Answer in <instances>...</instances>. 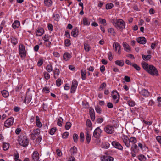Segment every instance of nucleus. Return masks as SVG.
<instances>
[{
	"label": "nucleus",
	"mask_w": 161,
	"mask_h": 161,
	"mask_svg": "<svg viewBox=\"0 0 161 161\" xmlns=\"http://www.w3.org/2000/svg\"><path fill=\"white\" fill-rule=\"evenodd\" d=\"M141 64L144 69L150 75H158L157 70L153 65H149L147 63L145 62L142 63Z\"/></svg>",
	"instance_id": "nucleus-1"
},
{
	"label": "nucleus",
	"mask_w": 161,
	"mask_h": 161,
	"mask_svg": "<svg viewBox=\"0 0 161 161\" xmlns=\"http://www.w3.org/2000/svg\"><path fill=\"white\" fill-rule=\"evenodd\" d=\"M114 25L118 29H123L125 27V22L121 19L117 20L114 23Z\"/></svg>",
	"instance_id": "nucleus-2"
},
{
	"label": "nucleus",
	"mask_w": 161,
	"mask_h": 161,
	"mask_svg": "<svg viewBox=\"0 0 161 161\" xmlns=\"http://www.w3.org/2000/svg\"><path fill=\"white\" fill-rule=\"evenodd\" d=\"M29 141L26 136H23L22 137L19 138V144L23 147H26L28 144Z\"/></svg>",
	"instance_id": "nucleus-3"
},
{
	"label": "nucleus",
	"mask_w": 161,
	"mask_h": 161,
	"mask_svg": "<svg viewBox=\"0 0 161 161\" xmlns=\"http://www.w3.org/2000/svg\"><path fill=\"white\" fill-rule=\"evenodd\" d=\"M111 95L114 99H116L115 103H118L119 101V94L118 92L116 90H114L112 92Z\"/></svg>",
	"instance_id": "nucleus-4"
},
{
	"label": "nucleus",
	"mask_w": 161,
	"mask_h": 161,
	"mask_svg": "<svg viewBox=\"0 0 161 161\" xmlns=\"http://www.w3.org/2000/svg\"><path fill=\"white\" fill-rule=\"evenodd\" d=\"M19 54L22 57H25L26 56V52L24 46L23 45L19 46Z\"/></svg>",
	"instance_id": "nucleus-5"
},
{
	"label": "nucleus",
	"mask_w": 161,
	"mask_h": 161,
	"mask_svg": "<svg viewBox=\"0 0 161 161\" xmlns=\"http://www.w3.org/2000/svg\"><path fill=\"white\" fill-rule=\"evenodd\" d=\"M14 118L10 117L7 119L4 122V125L6 127H8L12 125L13 124Z\"/></svg>",
	"instance_id": "nucleus-6"
},
{
	"label": "nucleus",
	"mask_w": 161,
	"mask_h": 161,
	"mask_svg": "<svg viewBox=\"0 0 161 161\" xmlns=\"http://www.w3.org/2000/svg\"><path fill=\"white\" fill-rule=\"evenodd\" d=\"M78 84V82L76 80H74L72 81L71 89V93H73L75 92Z\"/></svg>",
	"instance_id": "nucleus-7"
},
{
	"label": "nucleus",
	"mask_w": 161,
	"mask_h": 161,
	"mask_svg": "<svg viewBox=\"0 0 161 161\" xmlns=\"http://www.w3.org/2000/svg\"><path fill=\"white\" fill-rule=\"evenodd\" d=\"M122 139L123 141V142L127 147H129L130 146V144L129 142V139L127 136L123 135L122 137Z\"/></svg>",
	"instance_id": "nucleus-8"
},
{
	"label": "nucleus",
	"mask_w": 161,
	"mask_h": 161,
	"mask_svg": "<svg viewBox=\"0 0 161 161\" xmlns=\"http://www.w3.org/2000/svg\"><path fill=\"white\" fill-rule=\"evenodd\" d=\"M105 131L108 134H112L114 131V128L110 125H107L104 129Z\"/></svg>",
	"instance_id": "nucleus-9"
},
{
	"label": "nucleus",
	"mask_w": 161,
	"mask_h": 161,
	"mask_svg": "<svg viewBox=\"0 0 161 161\" xmlns=\"http://www.w3.org/2000/svg\"><path fill=\"white\" fill-rule=\"evenodd\" d=\"M113 47L115 51H116L118 47V50L117 52L119 54H120L121 53V47L119 44L117 42H114L113 44Z\"/></svg>",
	"instance_id": "nucleus-10"
},
{
	"label": "nucleus",
	"mask_w": 161,
	"mask_h": 161,
	"mask_svg": "<svg viewBox=\"0 0 161 161\" xmlns=\"http://www.w3.org/2000/svg\"><path fill=\"white\" fill-rule=\"evenodd\" d=\"M101 133V130L99 127L97 128L94 130L93 133L94 136L96 138H98Z\"/></svg>",
	"instance_id": "nucleus-11"
},
{
	"label": "nucleus",
	"mask_w": 161,
	"mask_h": 161,
	"mask_svg": "<svg viewBox=\"0 0 161 161\" xmlns=\"http://www.w3.org/2000/svg\"><path fill=\"white\" fill-rule=\"evenodd\" d=\"M112 145L115 148H117L120 150L123 149V147L119 142L115 141H113L112 142Z\"/></svg>",
	"instance_id": "nucleus-12"
},
{
	"label": "nucleus",
	"mask_w": 161,
	"mask_h": 161,
	"mask_svg": "<svg viewBox=\"0 0 161 161\" xmlns=\"http://www.w3.org/2000/svg\"><path fill=\"white\" fill-rule=\"evenodd\" d=\"M69 152L70 153L71 155L74 156L77 154V148L75 146H73L70 149Z\"/></svg>",
	"instance_id": "nucleus-13"
},
{
	"label": "nucleus",
	"mask_w": 161,
	"mask_h": 161,
	"mask_svg": "<svg viewBox=\"0 0 161 161\" xmlns=\"http://www.w3.org/2000/svg\"><path fill=\"white\" fill-rule=\"evenodd\" d=\"M137 41L138 43L144 44L146 42V39L144 37H142L138 38L137 39Z\"/></svg>",
	"instance_id": "nucleus-14"
},
{
	"label": "nucleus",
	"mask_w": 161,
	"mask_h": 161,
	"mask_svg": "<svg viewBox=\"0 0 161 161\" xmlns=\"http://www.w3.org/2000/svg\"><path fill=\"white\" fill-rule=\"evenodd\" d=\"M32 157L34 161H37L39 158V154L37 151H34Z\"/></svg>",
	"instance_id": "nucleus-15"
},
{
	"label": "nucleus",
	"mask_w": 161,
	"mask_h": 161,
	"mask_svg": "<svg viewBox=\"0 0 161 161\" xmlns=\"http://www.w3.org/2000/svg\"><path fill=\"white\" fill-rule=\"evenodd\" d=\"M140 93L145 97H148L149 95V92L148 91L145 89L141 90L140 92Z\"/></svg>",
	"instance_id": "nucleus-16"
},
{
	"label": "nucleus",
	"mask_w": 161,
	"mask_h": 161,
	"mask_svg": "<svg viewBox=\"0 0 161 161\" xmlns=\"http://www.w3.org/2000/svg\"><path fill=\"white\" fill-rule=\"evenodd\" d=\"M20 25V22L18 20H15L12 25V26L14 29L18 28Z\"/></svg>",
	"instance_id": "nucleus-17"
},
{
	"label": "nucleus",
	"mask_w": 161,
	"mask_h": 161,
	"mask_svg": "<svg viewBox=\"0 0 161 161\" xmlns=\"http://www.w3.org/2000/svg\"><path fill=\"white\" fill-rule=\"evenodd\" d=\"M86 138L88 143H89L91 140V135L89 134V132L88 130H86Z\"/></svg>",
	"instance_id": "nucleus-18"
},
{
	"label": "nucleus",
	"mask_w": 161,
	"mask_h": 161,
	"mask_svg": "<svg viewBox=\"0 0 161 161\" xmlns=\"http://www.w3.org/2000/svg\"><path fill=\"white\" fill-rule=\"evenodd\" d=\"M71 56L70 54L68 52L65 53L63 55V58L66 61L69 60Z\"/></svg>",
	"instance_id": "nucleus-19"
},
{
	"label": "nucleus",
	"mask_w": 161,
	"mask_h": 161,
	"mask_svg": "<svg viewBox=\"0 0 161 161\" xmlns=\"http://www.w3.org/2000/svg\"><path fill=\"white\" fill-rule=\"evenodd\" d=\"M36 126L39 127H41L42 126V124L40 121V118L38 116L36 117Z\"/></svg>",
	"instance_id": "nucleus-20"
},
{
	"label": "nucleus",
	"mask_w": 161,
	"mask_h": 161,
	"mask_svg": "<svg viewBox=\"0 0 161 161\" xmlns=\"http://www.w3.org/2000/svg\"><path fill=\"white\" fill-rule=\"evenodd\" d=\"M44 5L47 7H50L52 4V2L51 0H44Z\"/></svg>",
	"instance_id": "nucleus-21"
},
{
	"label": "nucleus",
	"mask_w": 161,
	"mask_h": 161,
	"mask_svg": "<svg viewBox=\"0 0 161 161\" xmlns=\"http://www.w3.org/2000/svg\"><path fill=\"white\" fill-rule=\"evenodd\" d=\"M123 45L125 50L127 51H130V46L126 42H124L123 43Z\"/></svg>",
	"instance_id": "nucleus-22"
},
{
	"label": "nucleus",
	"mask_w": 161,
	"mask_h": 161,
	"mask_svg": "<svg viewBox=\"0 0 161 161\" xmlns=\"http://www.w3.org/2000/svg\"><path fill=\"white\" fill-rule=\"evenodd\" d=\"M115 63L116 65L121 67L123 66L124 64V61L123 60H116Z\"/></svg>",
	"instance_id": "nucleus-23"
},
{
	"label": "nucleus",
	"mask_w": 161,
	"mask_h": 161,
	"mask_svg": "<svg viewBox=\"0 0 161 161\" xmlns=\"http://www.w3.org/2000/svg\"><path fill=\"white\" fill-rule=\"evenodd\" d=\"M98 21L99 23L102 24L104 26H105L106 25V20L105 19L99 18L98 19Z\"/></svg>",
	"instance_id": "nucleus-24"
},
{
	"label": "nucleus",
	"mask_w": 161,
	"mask_h": 161,
	"mask_svg": "<svg viewBox=\"0 0 161 161\" xmlns=\"http://www.w3.org/2000/svg\"><path fill=\"white\" fill-rule=\"evenodd\" d=\"M2 96L4 97H7L9 96V93L8 92L5 90H3L1 91Z\"/></svg>",
	"instance_id": "nucleus-25"
},
{
	"label": "nucleus",
	"mask_w": 161,
	"mask_h": 161,
	"mask_svg": "<svg viewBox=\"0 0 161 161\" xmlns=\"http://www.w3.org/2000/svg\"><path fill=\"white\" fill-rule=\"evenodd\" d=\"M86 71L85 70H81V76L82 80H85L86 78Z\"/></svg>",
	"instance_id": "nucleus-26"
},
{
	"label": "nucleus",
	"mask_w": 161,
	"mask_h": 161,
	"mask_svg": "<svg viewBox=\"0 0 161 161\" xmlns=\"http://www.w3.org/2000/svg\"><path fill=\"white\" fill-rule=\"evenodd\" d=\"M142 58L144 60H148L151 59V55H148L147 56L144 54L142 55Z\"/></svg>",
	"instance_id": "nucleus-27"
},
{
	"label": "nucleus",
	"mask_w": 161,
	"mask_h": 161,
	"mask_svg": "<svg viewBox=\"0 0 161 161\" xmlns=\"http://www.w3.org/2000/svg\"><path fill=\"white\" fill-rule=\"evenodd\" d=\"M53 18H54V20L57 22H58L59 19V15L58 14H53Z\"/></svg>",
	"instance_id": "nucleus-28"
},
{
	"label": "nucleus",
	"mask_w": 161,
	"mask_h": 161,
	"mask_svg": "<svg viewBox=\"0 0 161 161\" xmlns=\"http://www.w3.org/2000/svg\"><path fill=\"white\" fill-rule=\"evenodd\" d=\"M9 147V144L7 143H4L3 145V148L4 150H7Z\"/></svg>",
	"instance_id": "nucleus-29"
},
{
	"label": "nucleus",
	"mask_w": 161,
	"mask_h": 161,
	"mask_svg": "<svg viewBox=\"0 0 161 161\" xmlns=\"http://www.w3.org/2000/svg\"><path fill=\"white\" fill-rule=\"evenodd\" d=\"M63 123V119L61 117H59L57 121V124L59 126H62V123Z\"/></svg>",
	"instance_id": "nucleus-30"
},
{
	"label": "nucleus",
	"mask_w": 161,
	"mask_h": 161,
	"mask_svg": "<svg viewBox=\"0 0 161 161\" xmlns=\"http://www.w3.org/2000/svg\"><path fill=\"white\" fill-rule=\"evenodd\" d=\"M137 142L136 139L134 137H131L129 139V142L133 143V144H135Z\"/></svg>",
	"instance_id": "nucleus-31"
},
{
	"label": "nucleus",
	"mask_w": 161,
	"mask_h": 161,
	"mask_svg": "<svg viewBox=\"0 0 161 161\" xmlns=\"http://www.w3.org/2000/svg\"><path fill=\"white\" fill-rule=\"evenodd\" d=\"M84 46L85 51L86 52L89 51L90 49V47L89 45L87 43H84Z\"/></svg>",
	"instance_id": "nucleus-32"
},
{
	"label": "nucleus",
	"mask_w": 161,
	"mask_h": 161,
	"mask_svg": "<svg viewBox=\"0 0 161 161\" xmlns=\"http://www.w3.org/2000/svg\"><path fill=\"white\" fill-rule=\"evenodd\" d=\"M114 6V5L112 3H108L106 4V8L107 9H109L112 8Z\"/></svg>",
	"instance_id": "nucleus-33"
},
{
	"label": "nucleus",
	"mask_w": 161,
	"mask_h": 161,
	"mask_svg": "<svg viewBox=\"0 0 161 161\" xmlns=\"http://www.w3.org/2000/svg\"><path fill=\"white\" fill-rule=\"evenodd\" d=\"M65 45L66 47H69L71 44L70 41L68 39H66L64 41Z\"/></svg>",
	"instance_id": "nucleus-34"
},
{
	"label": "nucleus",
	"mask_w": 161,
	"mask_h": 161,
	"mask_svg": "<svg viewBox=\"0 0 161 161\" xmlns=\"http://www.w3.org/2000/svg\"><path fill=\"white\" fill-rule=\"evenodd\" d=\"M71 126V123L69 122H67L66 123L65 125V128L67 130H68L70 129Z\"/></svg>",
	"instance_id": "nucleus-35"
},
{
	"label": "nucleus",
	"mask_w": 161,
	"mask_h": 161,
	"mask_svg": "<svg viewBox=\"0 0 161 161\" xmlns=\"http://www.w3.org/2000/svg\"><path fill=\"white\" fill-rule=\"evenodd\" d=\"M83 23L85 25H88L90 24V22L88 21L86 18H84L83 19Z\"/></svg>",
	"instance_id": "nucleus-36"
},
{
	"label": "nucleus",
	"mask_w": 161,
	"mask_h": 161,
	"mask_svg": "<svg viewBox=\"0 0 161 161\" xmlns=\"http://www.w3.org/2000/svg\"><path fill=\"white\" fill-rule=\"evenodd\" d=\"M40 133V130L39 129L37 128L36 130H33V134L37 136L39 135Z\"/></svg>",
	"instance_id": "nucleus-37"
},
{
	"label": "nucleus",
	"mask_w": 161,
	"mask_h": 161,
	"mask_svg": "<svg viewBox=\"0 0 161 161\" xmlns=\"http://www.w3.org/2000/svg\"><path fill=\"white\" fill-rule=\"evenodd\" d=\"M138 158L140 161H144L146 160V158L143 155H139Z\"/></svg>",
	"instance_id": "nucleus-38"
},
{
	"label": "nucleus",
	"mask_w": 161,
	"mask_h": 161,
	"mask_svg": "<svg viewBox=\"0 0 161 161\" xmlns=\"http://www.w3.org/2000/svg\"><path fill=\"white\" fill-rule=\"evenodd\" d=\"M80 141L83 142L84 140V135L83 133L81 132L80 134Z\"/></svg>",
	"instance_id": "nucleus-39"
},
{
	"label": "nucleus",
	"mask_w": 161,
	"mask_h": 161,
	"mask_svg": "<svg viewBox=\"0 0 161 161\" xmlns=\"http://www.w3.org/2000/svg\"><path fill=\"white\" fill-rule=\"evenodd\" d=\"M44 33V31H36V34L37 36H40Z\"/></svg>",
	"instance_id": "nucleus-40"
},
{
	"label": "nucleus",
	"mask_w": 161,
	"mask_h": 161,
	"mask_svg": "<svg viewBox=\"0 0 161 161\" xmlns=\"http://www.w3.org/2000/svg\"><path fill=\"white\" fill-rule=\"evenodd\" d=\"M78 34V31H72L71 34L74 37H76Z\"/></svg>",
	"instance_id": "nucleus-41"
},
{
	"label": "nucleus",
	"mask_w": 161,
	"mask_h": 161,
	"mask_svg": "<svg viewBox=\"0 0 161 161\" xmlns=\"http://www.w3.org/2000/svg\"><path fill=\"white\" fill-rule=\"evenodd\" d=\"M73 139L74 141L75 142H76L77 141L78 136L77 134H74L73 136Z\"/></svg>",
	"instance_id": "nucleus-42"
},
{
	"label": "nucleus",
	"mask_w": 161,
	"mask_h": 161,
	"mask_svg": "<svg viewBox=\"0 0 161 161\" xmlns=\"http://www.w3.org/2000/svg\"><path fill=\"white\" fill-rule=\"evenodd\" d=\"M11 42L12 43L14 44V45H15L18 43V41L17 39L14 37H13L11 39Z\"/></svg>",
	"instance_id": "nucleus-43"
},
{
	"label": "nucleus",
	"mask_w": 161,
	"mask_h": 161,
	"mask_svg": "<svg viewBox=\"0 0 161 161\" xmlns=\"http://www.w3.org/2000/svg\"><path fill=\"white\" fill-rule=\"evenodd\" d=\"M48 72H50L52 71V67L51 65H48L46 68Z\"/></svg>",
	"instance_id": "nucleus-44"
},
{
	"label": "nucleus",
	"mask_w": 161,
	"mask_h": 161,
	"mask_svg": "<svg viewBox=\"0 0 161 161\" xmlns=\"http://www.w3.org/2000/svg\"><path fill=\"white\" fill-rule=\"evenodd\" d=\"M137 145L136 144H134L132 145V146H131V150L132 151H134V152H135V150L137 149Z\"/></svg>",
	"instance_id": "nucleus-45"
},
{
	"label": "nucleus",
	"mask_w": 161,
	"mask_h": 161,
	"mask_svg": "<svg viewBox=\"0 0 161 161\" xmlns=\"http://www.w3.org/2000/svg\"><path fill=\"white\" fill-rule=\"evenodd\" d=\"M132 66L134 67L136 70L137 71H139L140 69V67L137 64H132Z\"/></svg>",
	"instance_id": "nucleus-46"
},
{
	"label": "nucleus",
	"mask_w": 161,
	"mask_h": 161,
	"mask_svg": "<svg viewBox=\"0 0 161 161\" xmlns=\"http://www.w3.org/2000/svg\"><path fill=\"white\" fill-rule=\"evenodd\" d=\"M106 84L105 83L103 82L102 83L100 86L99 87V90H102L104 88H105L106 86Z\"/></svg>",
	"instance_id": "nucleus-47"
},
{
	"label": "nucleus",
	"mask_w": 161,
	"mask_h": 161,
	"mask_svg": "<svg viewBox=\"0 0 161 161\" xmlns=\"http://www.w3.org/2000/svg\"><path fill=\"white\" fill-rule=\"evenodd\" d=\"M86 125L89 127L91 128L92 127V124L91 121L90 119H87V120Z\"/></svg>",
	"instance_id": "nucleus-48"
},
{
	"label": "nucleus",
	"mask_w": 161,
	"mask_h": 161,
	"mask_svg": "<svg viewBox=\"0 0 161 161\" xmlns=\"http://www.w3.org/2000/svg\"><path fill=\"white\" fill-rule=\"evenodd\" d=\"M95 110L97 113L100 114L101 112V108L99 106H97L95 108Z\"/></svg>",
	"instance_id": "nucleus-49"
},
{
	"label": "nucleus",
	"mask_w": 161,
	"mask_h": 161,
	"mask_svg": "<svg viewBox=\"0 0 161 161\" xmlns=\"http://www.w3.org/2000/svg\"><path fill=\"white\" fill-rule=\"evenodd\" d=\"M104 120V119L102 117H99L97 119V122L98 123H101Z\"/></svg>",
	"instance_id": "nucleus-50"
},
{
	"label": "nucleus",
	"mask_w": 161,
	"mask_h": 161,
	"mask_svg": "<svg viewBox=\"0 0 161 161\" xmlns=\"http://www.w3.org/2000/svg\"><path fill=\"white\" fill-rule=\"evenodd\" d=\"M127 103L131 107L135 105V103L132 101H128Z\"/></svg>",
	"instance_id": "nucleus-51"
},
{
	"label": "nucleus",
	"mask_w": 161,
	"mask_h": 161,
	"mask_svg": "<svg viewBox=\"0 0 161 161\" xmlns=\"http://www.w3.org/2000/svg\"><path fill=\"white\" fill-rule=\"evenodd\" d=\"M61 84V80L60 78L58 79L56 81V84L58 86H59Z\"/></svg>",
	"instance_id": "nucleus-52"
},
{
	"label": "nucleus",
	"mask_w": 161,
	"mask_h": 161,
	"mask_svg": "<svg viewBox=\"0 0 161 161\" xmlns=\"http://www.w3.org/2000/svg\"><path fill=\"white\" fill-rule=\"evenodd\" d=\"M56 130V128H52L50 131V134H51V135L54 134Z\"/></svg>",
	"instance_id": "nucleus-53"
},
{
	"label": "nucleus",
	"mask_w": 161,
	"mask_h": 161,
	"mask_svg": "<svg viewBox=\"0 0 161 161\" xmlns=\"http://www.w3.org/2000/svg\"><path fill=\"white\" fill-rule=\"evenodd\" d=\"M69 135V133L68 132H65L62 135V137L63 138L66 139L68 137Z\"/></svg>",
	"instance_id": "nucleus-54"
},
{
	"label": "nucleus",
	"mask_w": 161,
	"mask_h": 161,
	"mask_svg": "<svg viewBox=\"0 0 161 161\" xmlns=\"http://www.w3.org/2000/svg\"><path fill=\"white\" fill-rule=\"evenodd\" d=\"M44 75L45 78L47 80L50 77V76L49 74L48 73H47L46 72H44Z\"/></svg>",
	"instance_id": "nucleus-55"
},
{
	"label": "nucleus",
	"mask_w": 161,
	"mask_h": 161,
	"mask_svg": "<svg viewBox=\"0 0 161 161\" xmlns=\"http://www.w3.org/2000/svg\"><path fill=\"white\" fill-rule=\"evenodd\" d=\"M45 43L46 45L48 47H50V45L51 44V42L50 41H49V40H46V41H45Z\"/></svg>",
	"instance_id": "nucleus-56"
},
{
	"label": "nucleus",
	"mask_w": 161,
	"mask_h": 161,
	"mask_svg": "<svg viewBox=\"0 0 161 161\" xmlns=\"http://www.w3.org/2000/svg\"><path fill=\"white\" fill-rule=\"evenodd\" d=\"M95 114L94 110L92 108H89V114Z\"/></svg>",
	"instance_id": "nucleus-57"
},
{
	"label": "nucleus",
	"mask_w": 161,
	"mask_h": 161,
	"mask_svg": "<svg viewBox=\"0 0 161 161\" xmlns=\"http://www.w3.org/2000/svg\"><path fill=\"white\" fill-rule=\"evenodd\" d=\"M101 159L102 161H108V156H103L101 158Z\"/></svg>",
	"instance_id": "nucleus-58"
},
{
	"label": "nucleus",
	"mask_w": 161,
	"mask_h": 161,
	"mask_svg": "<svg viewBox=\"0 0 161 161\" xmlns=\"http://www.w3.org/2000/svg\"><path fill=\"white\" fill-rule=\"evenodd\" d=\"M59 70L58 69H56L54 72V73L55 75H56L58 76L59 74Z\"/></svg>",
	"instance_id": "nucleus-59"
},
{
	"label": "nucleus",
	"mask_w": 161,
	"mask_h": 161,
	"mask_svg": "<svg viewBox=\"0 0 161 161\" xmlns=\"http://www.w3.org/2000/svg\"><path fill=\"white\" fill-rule=\"evenodd\" d=\"M157 44V43H155V42L152 43L151 46V48L153 49H154L155 48V46Z\"/></svg>",
	"instance_id": "nucleus-60"
},
{
	"label": "nucleus",
	"mask_w": 161,
	"mask_h": 161,
	"mask_svg": "<svg viewBox=\"0 0 161 161\" xmlns=\"http://www.w3.org/2000/svg\"><path fill=\"white\" fill-rule=\"evenodd\" d=\"M43 90L46 93H48L49 92V89L47 87H44Z\"/></svg>",
	"instance_id": "nucleus-61"
},
{
	"label": "nucleus",
	"mask_w": 161,
	"mask_h": 161,
	"mask_svg": "<svg viewBox=\"0 0 161 161\" xmlns=\"http://www.w3.org/2000/svg\"><path fill=\"white\" fill-rule=\"evenodd\" d=\"M50 37V36L45 35V36L43 38V39L45 41H46V40H49V39Z\"/></svg>",
	"instance_id": "nucleus-62"
},
{
	"label": "nucleus",
	"mask_w": 161,
	"mask_h": 161,
	"mask_svg": "<svg viewBox=\"0 0 161 161\" xmlns=\"http://www.w3.org/2000/svg\"><path fill=\"white\" fill-rule=\"evenodd\" d=\"M124 78L125 80L127 82H129L130 81V78L128 76H125Z\"/></svg>",
	"instance_id": "nucleus-63"
},
{
	"label": "nucleus",
	"mask_w": 161,
	"mask_h": 161,
	"mask_svg": "<svg viewBox=\"0 0 161 161\" xmlns=\"http://www.w3.org/2000/svg\"><path fill=\"white\" fill-rule=\"evenodd\" d=\"M74 156L71 155L70 157L69 158V161H75V160Z\"/></svg>",
	"instance_id": "nucleus-64"
}]
</instances>
